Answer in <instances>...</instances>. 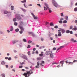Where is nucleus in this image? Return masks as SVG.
<instances>
[{"instance_id": "obj_1", "label": "nucleus", "mask_w": 77, "mask_h": 77, "mask_svg": "<svg viewBox=\"0 0 77 77\" xmlns=\"http://www.w3.org/2000/svg\"><path fill=\"white\" fill-rule=\"evenodd\" d=\"M33 73V72L32 71V70H30L29 71H27L26 72H25L23 74V75L25 76V77H28L30 76L31 74H32Z\"/></svg>"}, {"instance_id": "obj_2", "label": "nucleus", "mask_w": 77, "mask_h": 77, "mask_svg": "<svg viewBox=\"0 0 77 77\" xmlns=\"http://www.w3.org/2000/svg\"><path fill=\"white\" fill-rule=\"evenodd\" d=\"M41 63H39V61H38L37 62V65L35 66V68H39V65H42V64L44 63V61H42L41 62Z\"/></svg>"}, {"instance_id": "obj_3", "label": "nucleus", "mask_w": 77, "mask_h": 77, "mask_svg": "<svg viewBox=\"0 0 77 77\" xmlns=\"http://www.w3.org/2000/svg\"><path fill=\"white\" fill-rule=\"evenodd\" d=\"M20 56L21 57H22L23 59H25L26 60H28L27 58V56L25 55H24L22 54H19Z\"/></svg>"}, {"instance_id": "obj_4", "label": "nucleus", "mask_w": 77, "mask_h": 77, "mask_svg": "<svg viewBox=\"0 0 77 77\" xmlns=\"http://www.w3.org/2000/svg\"><path fill=\"white\" fill-rule=\"evenodd\" d=\"M45 6H46V8H48V9L49 10V13H51L52 12V11H51V9L48 7V4L46 3L45 4Z\"/></svg>"}, {"instance_id": "obj_5", "label": "nucleus", "mask_w": 77, "mask_h": 77, "mask_svg": "<svg viewBox=\"0 0 77 77\" xmlns=\"http://www.w3.org/2000/svg\"><path fill=\"white\" fill-rule=\"evenodd\" d=\"M15 18H17L18 20H21V17H20V15H16L15 16Z\"/></svg>"}, {"instance_id": "obj_6", "label": "nucleus", "mask_w": 77, "mask_h": 77, "mask_svg": "<svg viewBox=\"0 0 77 77\" xmlns=\"http://www.w3.org/2000/svg\"><path fill=\"white\" fill-rule=\"evenodd\" d=\"M52 2L54 6H55V7H57V2L53 0L52 1Z\"/></svg>"}, {"instance_id": "obj_7", "label": "nucleus", "mask_w": 77, "mask_h": 77, "mask_svg": "<svg viewBox=\"0 0 77 77\" xmlns=\"http://www.w3.org/2000/svg\"><path fill=\"white\" fill-rule=\"evenodd\" d=\"M51 53H52V51H46L45 54L48 56V55L50 54Z\"/></svg>"}, {"instance_id": "obj_8", "label": "nucleus", "mask_w": 77, "mask_h": 77, "mask_svg": "<svg viewBox=\"0 0 77 77\" xmlns=\"http://www.w3.org/2000/svg\"><path fill=\"white\" fill-rule=\"evenodd\" d=\"M18 27L21 30H22V31H24V28H23L22 26L19 25L18 26Z\"/></svg>"}, {"instance_id": "obj_9", "label": "nucleus", "mask_w": 77, "mask_h": 77, "mask_svg": "<svg viewBox=\"0 0 77 77\" xmlns=\"http://www.w3.org/2000/svg\"><path fill=\"white\" fill-rule=\"evenodd\" d=\"M19 24L21 26H23V25H24V23L22 21H20L19 22Z\"/></svg>"}, {"instance_id": "obj_10", "label": "nucleus", "mask_w": 77, "mask_h": 77, "mask_svg": "<svg viewBox=\"0 0 77 77\" xmlns=\"http://www.w3.org/2000/svg\"><path fill=\"white\" fill-rule=\"evenodd\" d=\"M60 31L62 33H64L65 32V31L63 29H60Z\"/></svg>"}, {"instance_id": "obj_11", "label": "nucleus", "mask_w": 77, "mask_h": 77, "mask_svg": "<svg viewBox=\"0 0 77 77\" xmlns=\"http://www.w3.org/2000/svg\"><path fill=\"white\" fill-rule=\"evenodd\" d=\"M63 47H64L63 46H61L59 48L57 49L56 52H57V51H59V50H60V48H63Z\"/></svg>"}, {"instance_id": "obj_12", "label": "nucleus", "mask_w": 77, "mask_h": 77, "mask_svg": "<svg viewBox=\"0 0 77 77\" xmlns=\"http://www.w3.org/2000/svg\"><path fill=\"white\" fill-rule=\"evenodd\" d=\"M77 30V28L76 26H74V28L72 29V30L76 31Z\"/></svg>"}, {"instance_id": "obj_13", "label": "nucleus", "mask_w": 77, "mask_h": 77, "mask_svg": "<svg viewBox=\"0 0 77 77\" xmlns=\"http://www.w3.org/2000/svg\"><path fill=\"white\" fill-rule=\"evenodd\" d=\"M29 34L32 35V36H35V35L33 32H29Z\"/></svg>"}, {"instance_id": "obj_14", "label": "nucleus", "mask_w": 77, "mask_h": 77, "mask_svg": "<svg viewBox=\"0 0 77 77\" xmlns=\"http://www.w3.org/2000/svg\"><path fill=\"white\" fill-rule=\"evenodd\" d=\"M71 41H72L73 42H77V41L74 40V39L73 38L71 39Z\"/></svg>"}, {"instance_id": "obj_15", "label": "nucleus", "mask_w": 77, "mask_h": 77, "mask_svg": "<svg viewBox=\"0 0 77 77\" xmlns=\"http://www.w3.org/2000/svg\"><path fill=\"white\" fill-rule=\"evenodd\" d=\"M22 10L23 12H26V10L23 8H20Z\"/></svg>"}, {"instance_id": "obj_16", "label": "nucleus", "mask_w": 77, "mask_h": 77, "mask_svg": "<svg viewBox=\"0 0 77 77\" xmlns=\"http://www.w3.org/2000/svg\"><path fill=\"white\" fill-rule=\"evenodd\" d=\"M60 63L62 64V66H63V61H61L60 62Z\"/></svg>"}, {"instance_id": "obj_17", "label": "nucleus", "mask_w": 77, "mask_h": 77, "mask_svg": "<svg viewBox=\"0 0 77 77\" xmlns=\"http://www.w3.org/2000/svg\"><path fill=\"white\" fill-rule=\"evenodd\" d=\"M1 63L2 65H5V64L6 63H5V61H2V62H1Z\"/></svg>"}, {"instance_id": "obj_18", "label": "nucleus", "mask_w": 77, "mask_h": 77, "mask_svg": "<svg viewBox=\"0 0 77 77\" xmlns=\"http://www.w3.org/2000/svg\"><path fill=\"white\" fill-rule=\"evenodd\" d=\"M50 57H51V58H53V57H54V56H53V54H50Z\"/></svg>"}, {"instance_id": "obj_19", "label": "nucleus", "mask_w": 77, "mask_h": 77, "mask_svg": "<svg viewBox=\"0 0 77 77\" xmlns=\"http://www.w3.org/2000/svg\"><path fill=\"white\" fill-rule=\"evenodd\" d=\"M13 27H12V26H11V29L10 30V31H11V32H12V31H13Z\"/></svg>"}, {"instance_id": "obj_20", "label": "nucleus", "mask_w": 77, "mask_h": 77, "mask_svg": "<svg viewBox=\"0 0 77 77\" xmlns=\"http://www.w3.org/2000/svg\"><path fill=\"white\" fill-rule=\"evenodd\" d=\"M8 13H9V12H8V11H4V14H8Z\"/></svg>"}, {"instance_id": "obj_21", "label": "nucleus", "mask_w": 77, "mask_h": 77, "mask_svg": "<svg viewBox=\"0 0 77 77\" xmlns=\"http://www.w3.org/2000/svg\"><path fill=\"white\" fill-rule=\"evenodd\" d=\"M33 18H34V20H38V17L36 16L35 17L34 16V17Z\"/></svg>"}, {"instance_id": "obj_22", "label": "nucleus", "mask_w": 77, "mask_h": 77, "mask_svg": "<svg viewBox=\"0 0 77 77\" xmlns=\"http://www.w3.org/2000/svg\"><path fill=\"white\" fill-rule=\"evenodd\" d=\"M15 31L16 32H19V29L18 28L17 29L15 30Z\"/></svg>"}, {"instance_id": "obj_23", "label": "nucleus", "mask_w": 77, "mask_h": 77, "mask_svg": "<svg viewBox=\"0 0 77 77\" xmlns=\"http://www.w3.org/2000/svg\"><path fill=\"white\" fill-rule=\"evenodd\" d=\"M1 75L2 77H5L6 75H5V74H2Z\"/></svg>"}, {"instance_id": "obj_24", "label": "nucleus", "mask_w": 77, "mask_h": 77, "mask_svg": "<svg viewBox=\"0 0 77 77\" xmlns=\"http://www.w3.org/2000/svg\"><path fill=\"white\" fill-rule=\"evenodd\" d=\"M58 36H62V34L61 33H59L58 34Z\"/></svg>"}, {"instance_id": "obj_25", "label": "nucleus", "mask_w": 77, "mask_h": 77, "mask_svg": "<svg viewBox=\"0 0 77 77\" xmlns=\"http://www.w3.org/2000/svg\"><path fill=\"white\" fill-rule=\"evenodd\" d=\"M23 42H27V40H26V39L25 38H24L23 39Z\"/></svg>"}, {"instance_id": "obj_26", "label": "nucleus", "mask_w": 77, "mask_h": 77, "mask_svg": "<svg viewBox=\"0 0 77 77\" xmlns=\"http://www.w3.org/2000/svg\"><path fill=\"white\" fill-rule=\"evenodd\" d=\"M21 2L22 3H26V0H24V1H22Z\"/></svg>"}, {"instance_id": "obj_27", "label": "nucleus", "mask_w": 77, "mask_h": 77, "mask_svg": "<svg viewBox=\"0 0 77 77\" xmlns=\"http://www.w3.org/2000/svg\"><path fill=\"white\" fill-rule=\"evenodd\" d=\"M69 65H72L73 64V62H69Z\"/></svg>"}, {"instance_id": "obj_28", "label": "nucleus", "mask_w": 77, "mask_h": 77, "mask_svg": "<svg viewBox=\"0 0 77 77\" xmlns=\"http://www.w3.org/2000/svg\"><path fill=\"white\" fill-rule=\"evenodd\" d=\"M14 6H12L11 7V9L12 11H13V10H14Z\"/></svg>"}, {"instance_id": "obj_29", "label": "nucleus", "mask_w": 77, "mask_h": 77, "mask_svg": "<svg viewBox=\"0 0 77 77\" xmlns=\"http://www.w3.org/2000/svg\"><path fill=\"white\" fill-rule=\"evenodd\" d=\"M14 24L15 26H17L18 25V23L17 22H14Z\"/></svg>"}, {"instance_id": "obj_30", "label": "nucleus", "mask_w": 77, "mask_h": 77, "mask_svg": "<svg viewBox=\"0 0 77 77\" xmlns=\"http://www.w3.org/2000/svg\"><path fill=\"white\" fill-rule=\"evenodd\" d=\"M32 42L30 40H29V41H28V42L29 44H31V43H32Z\"/></svg>"}, {"instance_id": "obj_31", "label": "nucleus", "mask_w": 77, "mask_h": 77, "mask_svg": "<svg viewBox=\"0 0 77 77\" xmlns=\"http://www.w3.org/2000/svg\"><path fill=\"white\" fill-rule=\"evenodd\" d=\"M13 21H14V22H15L16 21H17V19L16 18H14L13 20Z\"/></svg>"}, {"instance_id": "obj_32", "label": "nucleus", "mask_w": 77, "mask_h": 77, "mask_svg": "<svg viewBox=\"0 0 77 77\" xmlns=\"http://www.w3.org/2000/svg\"><path fill=\"white\" fill-rule=\"evenodd\" d=\"M59 22L60 24H62L63 23V22L62 20H60L59 21Z\"/></svg>"}, {"instance_id": "obj_33", "label": "nucleus", "mask_w": 77, "mask_h": 77, "mask_svg": "<svg viewBox=\"0 0 77 77\" xmlns=\"http://www.w3.org/2000/svg\"><path fill=\"white\" fill-rule=\"evenodd\" d=\"M44 9L45 11L46 10H47V9H48V8H46V7H44Z\"/></svg>"}, {"instance_id": "obj_34", "label": "nucleus", "mask_w": 77, "mask_h": 77, "mask_svg": "<svg viewBox=\"0 0 77 77\" xmlns=\"http://www.w3.org/2000/svg\"><path fill=\"white\" fill-rule=\"evenodd\" d=\"M74 11L75 12H76V11H77V7H76L75 8V9H74Z\"/></svg>"}, {"instance_id": "obj_35", "label": "nucleus", "mask_w": 77, "mask_h": 77, "mask_svg": "<svg viewBox=\"0 0 77 77\" xmlns=\"http://www.w3.org/2000/svg\"><path fill=\"white\" fill-rule=\"evenodd\" d=\"M37 60H41V57H39L37 58Z\"/></svg>"}, {"instance_id": "obj_36", "label": "nucleus", "mask_w": 77, "mask_h": 77, "mask_svg": "<svg viewBox=\"0 0 77 77\" xmlns=\"http://www.w3.org/2000/svg\"><path fill=\"white\" fill-rule=\"evenodd\" d=\"M39 56H44V54H39Z\"/></svg>"}, {"instance_id": "obj_37", "label": "nucleus", "mask_w": 77, "mask_h": 77, "mask_svg": "<svg viewBox=\"0 0 77 77\" xmlns=\"http://www.w3.org/2000/svg\"><path fill=\"white\" fill-rule=\"evenodd\" d=\"M17 42H18V41H16V42L13 41V44H15V43H16Z\"/></svg>"}, {"instance_id": "obj_38", "label": "nucleus", "mask_w": 77, "mask_h": 77, "mask_svg": "<svg viewBox=\"0 0 77 77\" xmlns=\"http://www.w3.org/2000/svg\"><path fill=\"white\" fill-rule=\"evenodd\" d=\"M28 54L29 56L30 55V54H31L30 51H28Z\"/></svg>"}, {"instance_id": "obj_39", "label": "nucleus", "mask_w": 77, "mask_h": 77, "mask_svg": "<svg viewBox=\"0 0 77 77\" xmlns=\"http://www.w3.org/2000/svg\"><path fill=\"white\" fill-rule=\"evenodd\" d=\"M50 25H51V26H54V25L53 24V23H50Z\"/></svg>"}, {"instance_id": "obj_40", "label": "nucleus", "mask_w": 77, "mask_h": 77, "mask_svg": "<svg viewBox=\"0 0 77 77\" xmlns=\"http://www.w3.org/2000/svg\"><path fill=\"white\" fill-rule=\"evenodd\" d=\"M72 27H73V26H70V29H72Z\"/></svg>"}, {"instance_id": "obj_41", "label": "nucleus", "mask_w": 77, "mask_h": 77, "mask_svg": "<svg viewBox=\"0 0 77 77\" xmlns=\"http://www.w3.org/2000/svg\"><path fill=\"white\" fill-rule=\"evenodd\" d=\"M67 23V21L66 20H64L63 21V23Z\"/></svg>"}, {"instance_id": "obj_42", "label": "nucleus", "mask_w": 77, "mask_h": 77, "mask_svg": "<svg viewBox=\"0 0 77 77\" xmlns=\"http://www.w3.org/2000/svg\"><path fill=\"white\" fill-rule=\"evenodd\" d=\"M65 62L66 63H69V62H68V60H66L65 61Z\"/></svg>"}, {"instance_id": "obj_43", "label": "nucleus", "mask_w": 77, "mask_h": 77, "mask_svg": "<svg viewBox=\"0 0 77 77\" xmlns=\"http://www.w3.org/2000/svg\"><path fill=\"white\" fill-rule=\"evenodd\" d=\"M70 31L69 30H67L66 31V32L67 33H69Z\"/></svg>"}, {"instance_id": "obj_44", "label": "nucleus", "mask_w": 77, "mask_h": 77, "mask_svg": "<svg viewBox=\"0 0 77 77\" xmlns=\"http://www.w3.org/2000/svg\"><path fill=\"white\" fill-rule=\"evenodd\" d=\"M27 48H30V45H28Z\"/></svg>"}, {"instance_id": "obj_45", "label": "nucleus", "mask_w": 77, "mask_h": 77, "mask_svg": "<svg viewBox=\"0 0 77 77\" xmlns=\"http://www.w3.org/2000/svg\"><path fill=\"white\" fill-rule=\"evenodd\" d=\"M54 27L55 29H57L58 28V26H55Z\"/></svg>"}, {"instance_id": "obj_46", "label": "nucleus", "mask_w": 77, "mask_h": 77, "mask_svg": "<svg viewBox=\"0 0 77 77\" xmlns=\"http://www.w3.org/2000/svg\"><path fill=\"white\" fill-rule=\"evenodd\" d=\"M20 33V34H22V33H23V31L22 30H21L19 32Z\"/></svg>"}, {"instance_id": "obj_47", "label": "nucleus", "mask_w": 77, "mask_h": 77, "mask_svg": "<svg viewBox=\"0 0 77 77\" xmlns=\"http://www.w3.org/2000/svg\"><path fill=\"white\" fill-rule=\"evenodd\" d=\"M31 15H32L33 17H35V15H34V14L33 13H31Z\"/></svg>"}, {"instance_id": "obj_48", "label": "nucleus", "mask_w": 77, "mask_h": 77, "mask_svg": "<svg viewBox=\"0 0 77 77\" xmlns=\"http://www.w3.org/2000/svg\"><path fill=\"white\" fill-rule=\"evenodd\" d=\"M7 16L8 17H9V16H10V15H11V14L10 13H9L7 15Z\"/></svg>"}, {"instance_id": "obj_49", "label": "nucleus", "mask_w": 77, "mask_h": 77, "mask_svg": "<svg viewBox=\"0 0 77 77\" xmlns=\"http://www.w3.org/2000/svg\"><path fill=\"white\" fill-rule=\"evenodd\" d=\"M66 17V20H68V16H66L65 17Z\"/></svg>"}, {"instance_id": "obj_50", "label": "nucleus", "mask_w": 77, "mask_h": 77, "mask_svg": "<svg viewBox=\"0 0 77 77\" xmlns=\"http://www.w3.org/2000/svg\"><path fill=\"white\" fill-rule=\"evenodd\" d=\"M60 20L61 21H62V20H63V18H61L60 19Z\"/></svg>"}, {"instance_id": "obj_51", "label": "nucleus", "mask_w": 77, "mask_h": 77, "mask_svg": "<svg viewBox=\"0 0 77 77\" xmlns=\"http://www.w3.org/2000/svg\"><path fill=\"white\" fill-rule=\"evenodd\" d=\"M61 17H63V13H61Z\"/></svg>"}, {"instance_id": "obj_52", "label": "nucleus", "mask_w": 77, "mask_h": 77, "mask_svg": "<svg viewBox=\"0 0 77 77\" xmlns=\"http://www.w3.org/2000/svg\"><path fill=\"white\" fill-rule=\"evenodd\" d=\"M8 60H11V58L9 57L8 58Z\"/></svg>"}, {"instance_id": "obj_53", "label": "nucleus", "mask_w": 77, "mask_h": 77, "mask_svg": "<svg viewBox=\"0 0 77 77\" xmlns=\"http://www.w3.org/2000/svg\"><path fill=\"white\" fill-rule=\"evenodd\" d=\"M69 33H70V34H72V31H70Z\"/></svg>"}, {"instance_id": "obj_54", "label": "nucleus", "mask_w": 77, "mask_h": 77, "mask_svg": "<svg viewBox=\"0 0 77 77\" xmlns=\"http://www.w3.org/2000/svg\"><path fill=\"white\" fill-rule=\"evenodd\" d=\"M75 62H77V60H74L73 61V63H74Z\"/></svg>"}, {"instance_id": "obj_55", "label": "nucleus", "mask_w": 77, "mask_h": 77, "mask_svg": "<svg viewBox=\"0 0 77 77\" xmlns=\"http://www.w3.org/2000/svg\"><path fill=\"white\" fill-rule=\"evenodd\" d=\"M41 40L42 41H44V38H41Z\"/></svg>"}, {"instance_id": "obj_56", "label": "nucleus", "mask_w": 77, "mask_h": 77, "mask_svg": "<svg viewBox=\"0 0 77 77\" xmlns=\"http://www.w3.org/2000/svg\"><path fill=\"white\" fill-rule=\"evenodd\" d=\"M53 50H56V48H53Z\"/></svg>"}, {"instance_id": "obj_57", "label": "nucleus", "mask_w": 77, "mask_h": 77, "mask_svg": "<svg viewBox=\"0 0 77 77\" xmlns=\"http://www.w3.org/2000/svg\"><path fill=\"white\" fill-rule=\"evenodd\" d=\"M33 51H35V50H36V48H34L33 49Z\"/></svg>"}, {"instance_id": "obj_58", "label": "nucleus", "mask_w": 77, "mask_h": 77, "mask_svg": "<svg viewBox=\"0 0 77 77\" xmlns=\"http://www.w3.org/2000/svg\"><path fill=\"white\" fill-rule=\"evenodd\" d=\"M23 67V66H20L19 67V68H22Z\"/></svg>"}, {"instance_id": "obj_59", "label": "nucleus", "mask_w": 77, "mask_h": 77, "mask_svg": "<svg viewBox=\"0 0 77 77\" xmlns=\"http://www.w3.org/2000/svg\"><path fill=\"white\" fill-rule=\"evenodd\" d=\"M29 6H32V5L30 4H29L28 5Z\"/></svg>"}, {"instance_id": "obj_60", "label": "nucleus", "mask_w": 77, "mask_h": 77, "mask_svg": "<svg viewBox=\"0 0 77 77\" xmlns=\"http://www.w3.org/2000/svg\"><path fill=\"white\" fill-rule=\"evenodd\" d=\"M35 53L36 54H38V52L37 51H35Z\"/></svg>"}, {"instance_id": "obj_61", "label": "nucleus", "mask_w": 77, "mask_h": 77, "mask_svg": "<svg viewBox=\"0 0 77 77\" xmlns=\"http://www.w3.org/2000/svg\"><path fill=\"white\" fill-rule=\"evenodd\" d=\"M38 6H39V7H41V5L40 4H37Z\"/></svg>"}, {"instance_id": "obj_62", "label": "nucleus", "mask_w": 77, "mask_h": 77, "mask_svg": "<svg viewBox=\"0 0 77 77\" xmlns=\"http://www.w3.org/2000/svg\"><path fill=\"white\" fill-rule=\"evenodd\" d=\"M49 24V23L48 22H46V23H45L46 25H47V24Z\"/></svg>"}, {"instance_id": "obj_63", "label": "nucleus", "mask_w": 77, "mask_h": 77, "mask_svg": "<svg viewBox=\"0 0 77 77\" xmlns=\"http://www.w3.org/2000/svg\"><path fill=\"white\" fill-rule=\"evenodd\" d=\"M55 36H56V37H57V36H58L57 35V34H55Z\"/></svg>"}, {"instance_id": "obj_64", "label": "nucleus", "mask_w": 77, "mask_h": 77, "mask_svg": "<svg viewBox=\"0 0 77 77\" xmlns=\"http://www.w3.org/2000/svg\"><path fill=\"white\" fill-rule=\"evenodd\" d=\"M75 36L77 38V34H75Z\"/></svg>"}]
</instances>
